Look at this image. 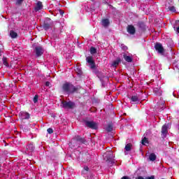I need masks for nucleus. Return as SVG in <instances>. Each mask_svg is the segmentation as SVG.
<instances>
[{
    "label": "nucleus",
    "mask_w": 179,
    "mask_h": 179,
    "mask_svg": "<svg viewBox=\"0 0 179 179\" xmlns=\"http://www.w3.org/2000/svg\"><path fill=\"white\" fill-rule=\"evenodd\" d=\"M79 143H83V145H86V143H87V141H86V139H85V138L80 136H75L73 138L71 142L69 143V146L71 149H75V148H76V146H78Z\"/></svg>",
    "instance_id": "1"
},
{
    "label": "nucleus",
    "mask_w": 179,
    "mask_h": 179,
    "mask_svg": "<svg viewBox=\"0 0 179 179\" xmlns=\"http://www.w3.org/2000/svg\"><path fill=\"white\" fill-rule=\"evenodd\" d=\"M62 90L68 94H73V93H76L79 90V87H75V85L69 83H66L62 85Z\"/></svg>",
    "instance_id": "2"
},
{
    "label": "nucleus",
    "mask_w": 179,
    "mask_h": 179,
    "mask_svg": "<svg viewBox=\"0 0 179 179\" xmlns=\"http://www.w3.org/2000/svg\"><path fill=\"white\" fill-rule=\"evenodd\" d=\"M53 23L54 22H52V20H51L50 18L48 17L45 19V20H44L42 27L45 31L50 30V29H51V27H52Z\"/></svg>",
    "instance_id": "3"
},
{
    "label": "nucleus",
    "mask_w": 179,
    "mask_h": 179,
    "mask_svg": "<svg viewBox=\"0 0 179 179\" xmlns=\"http://www.w3.org/2000/svg\"><path fill=\"white\" fill-rule=\"evenodd\" d=\"M84 122L85 126L90 129H97L99 128V124L96 122L85 120Z\"/></svg>",
    "instance_id": "4"
},
{
    "label": "nucleus",
    "mask_w": 179,
    "mask_h": 179,
    "mask_svg": "<svg viewBox=\"0 0 179 179\" xmlns=\"http://www.w3.org/2000/svg\"><path fill=\"white\" fill-rule=\"evenodd\" d=\"M34 52H35L36 57H39L44 54V49L42 46H36L34 50Z\"/></svg>",
    "instance_id": "5"
},
{
    "label": "nucleus",
    "mask_w": 179,
    "mask_h": 179,
    "mask_svg": "<svg viewBox=\"0 0 179 179\" xmlns=\"http://www.w3.org/2000/svg\"><path fill=\"white\" fill-rule=\"evenodd\" d=\"M86 61L90 64L91 69H96V62L93 60V57L89 56L86 57Z\"/></svg>",
    "instance_id": "6"
},
{
    "label": "nucleus",
    "mask_w": 179,
    "mask_h": 179,
    "mask_svg": "<svg viewBox=\"0 0 179 179\" xmlns=\"http://www.w3.org/2000/svg\"><path fill=\"white\" fill-rule=\"evenodd\" d=\"M91 157L90 154L89 152H83L81 155V160L83 163H87L88 162H90Z\"/></svg>",
    "instance_id": "7"
},
{
    "label": "nucleus",
    "mask_w": 179,
    "mask_h": 179,
    "mask_svg": "<svg viewBox=\"0 0 179 179\" xmlns=\"http://www.w3.org/2000/svg\"><path fill=\"white\" fill-rule=\"evenodd\" d=\"M62 107L63 108H69L72 109L73 108L75 103L72 101H62Z\"/></svg>",
    "instance_id": "8"
},
{
    "label": "nucleus",
    "mask_w": 179,
    "mask_h": 179,
    "mask_svg": "<svg viewBox=\"0 0 179 179\" xmlns=\"http://www.w3.org/2000/svg\"><path fill=\"white\" fill-rule=\"evenodd\" d=\"M155 48L159 54H163L164 52V48H163V45L160 43H156L155 45Z\"/></svg>",
    "instance_id": "9"
},
{
    "label": "nucleus",
    "mask_w": 179,
    "mask_h": 179,
    "mask_svg": "<svg viewBox=\"0 0 179 179\" xmlns=\"http://www.w3.org/2000/svg\"><path fill=\"white\" fill-rule=\"evenodd\" d=\"M127 33L131 35L135 34V33H136V29H135V27H134V25H128Z\"/></svg>",
    "instance_id": "10"
},
{
    "label": "nucleus",
    "mask_w": 179,
    "mask_h": 179,
    "mask_svg": "<svg viewBox=\"0 0 179 179\" xmlns=\"http://www.w3.org/2000/svg\"><path fill=\"white\" fill-rule=\"evenodd\" d=\"M103 157L106 159V160H111L113 159V151H108L106 153L103 155Z\"/></svg>",
    "instance_id": "11"
},
{
    "label": "nucleus",
    "mask_w": 179,
    "mask_h": 179,
    "mask_svg": "<svg viewBox=\"0 0 179 179\" xmlns=\"http://www.w3.org/2000/svg\"><path fill=\"white\" fill-rule=\"evenodd\" d=\"M41 9H43V3L41 1H38L34 8V10L35 12H38V10H41Z\"/></svg>",
    "instance_id": "12"
},
{
    "label": "nucleus",
    "mask_w": 179,
    "mask_h": 179,
    "mask_svg": "<svg viewBox=\"0 0 179 179\" xmlns=\"http://www.w3.org/2000/svg\"><path fill=\"white\" fill-rule=\"evenodd\" d=\"M131 101L134 103V104H139V96L137 95H133L131 97Z\"/></svg>",
    "instance_id": "13"
},
{
    "label": "nucleus",
    "mask_w": 179,
    "mask_h": 179,
    "mask_svg": "<svg viewBox=\"0 0 179 179\" xmlns=\"http://www.w3.org/2000/svg\"><path fill=\"white\" fill-rule=\"evenodd\" d=\"M169 129V126H167V124H164L162 127V135H167V132H169L168 131Z\"/></svg>",
    "instance_id": "14"
},
{
    "label": "nucleus",
    "mask_w": 179,
    "mask_h": 179,
    "mask_svg": "<svg viewBox=\"0 0 179 179\" xmlns=\"http://www.w3.org/2000/svg\"><path fill=\"white\" fill-rule=\"evenodd\" d=\"M101 24L102 26H103V27H108V26L110 25V20L107 18L102 20Z\"/></svg>",
    "instance_id": "15"
},
{
    "label": "nucleus",
    "mask_w": 179,
    "mask_h": 179,
    "mask_svg": "<svg viewBox=\"0 0 179 179\" xmlns=\"http://www.w3.org/2000/svg\"><path fill=\"white\" fill-rule=\"evenodd\" d=\"M123 58L126 61V62H132L134 61V59L131 57L130 56L127 55V54L124 53Z\"/></svg>",
    "instance_id": "16"
},
{
    "label": "nucleus",
    "mask_w": 179,
    "mask_h": 179,
    "mask_svg": "<svg viewBox=\"0 0 179 179\" xmlns=\"http://www.w3.org/2000/svg\"><path fill=\"white\" fill-rule=\"evenodd\" d=\"M124 150H126V152H131V150H132V144L127 143L124 147Z\"/></svg>",
    "instance_id": "17"
},
{
    "label": "nucleus",
    "mask_w": 179,
    "mask_h": 179,
    "mask_svg": "<svg viewBox=\"0 0 179 179\" xmlns=\"http://www.w3.org/2000/svg\"><path fill=\"white\" fill-rule=\"evenodd\" d=\"M120 62H121V58L118 57L116 60H115L113 62L112 65L115 67L118 66V65H120Z\"/></svg>",
    "instance_id": "18"
},
{
    "label": "nucleus",
    "mask_w": 179,
    "mask_h": 179,
    "mask_svg": "<svg viewBox=\"0 0 179 179\" xmlns=\"http://www.w3.org/2000/svg\"><path fill=\"white\" fill-rule=\"evenodd\" d=\"M138 27H139V29H141V30H145L146 29V25H145V23H143V22H140L138 23Z\"/></svg>",
    "instance_id": "19"
},
{
    "label": "nucleus",
    "mask_w": 179,
    "mask_h": 179,
    "mask_svg": "<svg viewBox=\"0 0 179 179\" xmlns=\"http://www.w3.org/2000/svg\"><path fill=\"white\" fill-rule=\"evenodd\" d=\"M157 156H156V154H155V153H151L150 155V156H149V160L150 161V162H155V160H156V159H157Z\"/></svg>",
    "instance_id": "20"
},
{
    "label": "nucleus",
    "mask_w": 179,
    "mask_h": 179,
    "mask_svg": "<svg viewBox=\"0 0 179 179\" xmlns=\"http://www.w3.org/2000/svg\"><path fill=\"white\" fill-rule=\"evenodd\" d=\"M10 36L11 38H17V33H16L13 30H11L10 31Z\"/></svg>",
    "instance_id": "21"
},
{
    "label": "nucleus",
    "mask_w": 179,
    "mask_h": 179,
    "mask_svg": "<svg viewBox=\"0 0 179 179\" xmlns=\"http://www.w3.org/2000/svg\"><path fill=\"white\" fill-rule=\"evenodd\" d=\"M76 71L79 78H82V75H83V71H82V69H80V68H77L76 69Z\"/></svg>",
    "instance_id": "22"
},
{
    "label": "nucleus",
    "mask_w": 179,
    "mask_h": 179,
    "mask_svg": "<svg viewBox=\"0 0 179 179\" xmlns=\"http://www.w3.org/2000/svg\"><path fill=\"white\" fill-rule=\"evenodd\" d=\"M27 149L30 150V152H34V149H36V148L33 144H29L27 146Z\"/></svg>",
    "instance_id": "23"
},
{
    "label": "nucleus",
    "mask_w": 179,
    "mask_h": 179,
    "mask_svg": "<svg viewBox=\"0 0 179 179\" xmlns=\"http://www.w3.org/2000/svg\"><path fill=\"white\" fill-rule=\"evenodd\" d=\"M2 61L5 66H9V63L8 62V58H6V57H3Z\"/></svg>",
    "instance_id": "24"
},
{
    "label": "nucleus",
    "mask_w": 179,
    "mask_h": 179,
    "mask_svg": "<svg viewBox=\"0 0 179 179\" xmlns=\"http://www.w3.org/2000/svg\"><path fill=\"white\" fill-rule=\"evenodd\" d=\"M142 145H146V143H149V139L146 137H144L141 141Z\"/></svg>",
    "instance_id": "25"
},
{
    "label": "nucleus",
    "mask_w": 179,
    "mask_h": 179,
    "mask_svg": "<svg viewBox=\"0 0 179 179\" xmlns=\"http://www.w3.org/2000/svg\"><path fill=\"white\" fill-rule=\"evenodd\" d=\"M96 52H97V49H96V48H94V47H91L90 53L91 54H96Z\"/></svg>",
    "instance_id": "26"
},
{
    "label": "nucleus",
    "mask_w": 179,
    "mask_h": 179,
    "mask_svg": "<svg viewBox=\"0 0 179 179\" xmlns=\"http://www.w3.org/2000/svg\"><path fill=\"white\" fill-rule=\"evenodd\" d=\"M106 131H107V132H111V131H113V125L108 124V126L106 127Z\"/></svg>",
    "instance_id": "27"
},
{
    "label": "nucleus",
    "mask_w": 179,
    "mask_h": 179,
    "mask_svg": "<svg viewBox=\"0 0 179 179\" xmlns=\"http://www.w3.org/2000/svg\"><path fill=\"white\" fill-rule=\"evenodd\" d=\"M154 93H155L158 96H160V90L159 88H155Z\"/></svg>",
    "instance_id": "28"
},
{
    "label": "nucleus",
    "mask_w": 179,
    "mask_h": 179,
    "mask_svg": "<svg viewBox=\"0 0 179 179\" xmlns=\"http://www.w3.org/2000/svg\"><path fill=\"white\" fill-rule=\"evenodd\" d=\"M33 101L34 103H37L38 101V95L36 94L34 96Z\"/></svg>",
    "instance_id": "29"
},
{
    "label": "nucleus",
    "mask_w": 179,
    "mask_h": 179,
    "mask_svg": "<svg viewBox=\"0 0 179 179\" xmlns=\"http://www.w3.org/2000/svg\"><path fill=\"white\" fill-rule=\"evenodd\" d=\"M24 115V120H29V118H30V114H29V113H25Z\"/></svg>",
    "instance_id": "30"
},
{
    "label": "nucleus",
    "mask_w": 179,
    "mask_h": 179,
    "mask_svg": "<svg viewBox=\"0 0 179 179\" xmlns=\"http://www.w3.org/2000/svg\"><path fill=\"white\" fill-rule=\"evenodd\" d=\"M47 132H48V134H53V133H54V130L52 129V128H48V129H47Z\"/></svg>",
    "instance_id": "31"
},
{
    "label": "nucleus",
    "mask_w": 179,
    "mask_h": 179,
    "mask_svg": "<svg viewBox=\"0 0 179 179\" xmlns=\"http://www.w3.org/2000/svg\"><path fill=\"white\" fill-rule=\"evenodd\" d=\"M24 0H17L15 4L16 5H22L23 3Z\"/></svg>",
    "instance_id": "32"
},
{
    "label": "nucleus",
    "mask_w": 179,
    "mask_h": 179,
    "mask_svg": "<svg viewBox=\"0 0 179 179\" xmlns=\"http://www.w3.org/2000/svg\"><path fill=\"white\" fill-rule=\"evenodd\" d=\"M169 9L171 10V12H176V7L174 6L169 7Z\"/></svg>",
    "instance_id": "33"
},
{
    "label": "nucleus",
    "mask_w": 179,
    "mask_h": 179,
    "mask_svg": "<svg viewBox=\"0 0 179 179\" xmlns=\"http://www.w3.org/2000/svg\"><path fill=\"white\" fill-rule=\"evenodd\" d=\"M160 108H162L159 111H163V108L164 107V103H161L159 106Z\"/></svg>",
    "instance_id": "34"
},
{
    "label": "nucleus",
    "mask_w": 179,
    "mask_h": 179,
    "mask_svg": "<svg viewBox=\"0 0 179 179\" xmlns=\"http://www.w3.org/2000/svg\"><path fill=\"white\" fill-rule=\"evenodd\" d=\"M50 85H51V83L49 81H47L45 83V86H47L48 87H50Z\"/></svg>",
    "instance_id": "35"
},
{
    "label": "nucleus",
    "mask_w": 179,
    "mask_h": 179,
    "mask_svg": "<svg viewBox=\"0 0 179 179\" xmlns=\"http://www.w3.org/2000/svg\"><path fill=\"white\" fill-rule=\"evenodd\" d=\"M84 171H89V166H85L84 167Z\"/></svg>",
    "instance_id": "36"
},
{
    "label": "nucleus",
    "mask_w": 179,
    "mask_h": 179,
    "mask_svg": "<svg viewBox=\"0 0 179 179\" xmlns=\"http://www.w3.org/2000/svg\"><path fill=\"white\" fill-rule=\"evenodd\" d=\"M146 179H155V176H151L150 177H147Z\"/></svg>",
    "instance_id": "37"
},
{
    "label": "nucleus",
    "mask_w": 179,
    "mask_h": 179,
    "mask_svg": "<svg viewBox=\"0 0 179 179\" xmlns=\"http://www.w3.org/2000/svg\"><path fill=\"white\" fill-rule=\"evenodd\" d=\"M121 179H131L129 176H123Z\"/></svg>",
    "instance_id": "38"
},
{
    "label": "nucleus",
    "mask_w": 179,
    "mask_h": 179,
    "mask_svg": "<svg viewBox=\"0 0 179 179\" xmlns=\"http://www.w3.org/2000/svg\"><path fill=\"white\" fill-rule=\"evenodd\" d=\"M108 0H103V3H105L106 5H108V3L107 2Z\"/></svg>",
    "instance_id": "39"
},
{
    "label": "nucleus",
    "mask_w": 179,
    "mask_h": 179,
    "mask_svg": "<svg viewBox=\"0 0 179 179\" xmlns=\"http://www.w3.org/2000/svg\"><path fill=\"white\" fill-rule=\"evenodd\" d=\"M59 13H60V15H64V12L62 10H59Z\"/></svg>",
    "instance_id": "40"
},
{
    "label": "nucleus",
    "mask_w": 179,
    "mask_h": 179,
    "mask_svg": "<svg viewBox=\"0 0 179 179\" xmlns=\"http://www.w3.org/2000/svg\"><path fill=\"white\" fill-rule=\"evenodd\" d=\"M23 127H24V129H25V132L27 131H29V129H26V126H23Z\"/></svg>",
    "instance_id": "41"
},
{
    "label": "nucleus",
    "mask_w": 179,
    "mask_h": 179,
    "mask_svg": "<svg viewBox=\"0 0 179 179\" xmlns=\"http://www.w3.org/2000/svg\"><path fill=\"white\" fill-rule=\"evenodd\" d=\"M2 103V99L0 97V104Z\"/></svg>",
    "instance_id": "42"
},
{
    "label": "nucleus",
    "mask_w": 179,
    "mask_h": 179,
    "mask_svg": "<svg viewBox=\"0 0 179 179\" xmlns=\"http://www.w3.org/2000/svg\"><path fill=\"white\" fill-rule=\"evenodd\" d=\"M127 2H129V0H125Z\"/></svg>",
    "instance_id": "43"
},
{
    "label": "nucleus",
    "mask_w": 179,
    "mask_h": 179,
    "mask_svg": "<svg viewBox=\"0 0 179 179\" xmlns=\"http://www.w3.org/2000/svg\"><path fill=\"white\" fill-rule=\"evenodd\" d=\"M0 56H1V49H0Z\"/></svg>",
    "instance_id": "44"
}]
</instances>
